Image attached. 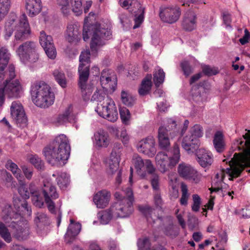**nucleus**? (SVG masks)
Segmentation results:
<instances>
[{
	"label": "nucleus",
	"mask_w": 250,
	"mask_h": 250,
	"mask_svg": "<svg viewBox=\"0 0 250 250\" xmlns=\"http://www.w3.org/2000/svg\"><path fill=\"white\" fill-rule=\"evenodd\" d=\"M202 127L199 125H195L190 129L188 133L183 138L181 146L188 154L193 153L196 151L197 161L203 167H210L213 162L212 153L204 148H197L200 146L199 138L203 136Z\"/></svg>",
	"instance_id": "f257e3e1"
},
{
	"label": "nucleus",
	"mask_w": 250,
	"mask_h": 250,
	"mask_svg": "<svg viewBox=\"0 0 250 250\" xmlns=\"http://www.w3.org/2000/svg\"><path fill=\"white\" fill-rule=\"evenodd\" d=\"M70 146L68 138L64 134L55 138L52 143L43 151L47 161L52 166H62L68 160L70 153Z\"/></svg>",
	"instance_id": "f03ea898"
},
{
	"label": "nucleus",
	"mask_w": 250,
	"mask_h": 250,
	"mask_svg": "<svg viewBox=\"0 0 250 250\" xmlns=\"http://www.w3.org/2000/svg\"><path fill=\"white\" fill-rule=\"evenodd\" d=\"M244 138L245 142H241L240 144L242 146H245V155H239L235 153L233 157L229 161V167L223 170L229 174L230 180L240 176L243 170V166L250 165V131L244 135Z\"/></svg>",
	"instance_id": "7ed1b4c3"
},
{
	"label": "nucleus",
	"mask_w": 250,
	"mask_h": 250,
	"mask_svg": "<svg viewBox=\"0 0 250 250\" xmlns=\"http://www.w3.org/2000/svg\"><path fill=\"white\" fill-rule=\"evenodd\" d=\"M88 17L84 19L83 37L84 41L89 39V35H92L90 48L92 51H97L99 47L105 44L104 41L110 38L111 33L110 29L102 28L98 24L89 25L87 24Z\"/></svg>",
	"instance_id": "20e7f679"
},
{
	"label": "nucleus",
	"mask_w": 250,
	"mask_h": 250,
	"mask_svg": "<svg viewBox=\"0 0 250 250\" xmlns=\"http://www.w3.org/2000/svg\"><path fill=\"white\" fill-rule=\"evenodd\" d=\"M33 102L38 107L47 108L54 102L55 95L50 86L42 82L34 83L31 88Z\"/></svg>",
	"instance_id": "39448f33"
},
{
	"label": "nucleus",
	"mask_w": 250,
	"mask_h": 250,
	"mask_svg": "<svg viewBox=\"0 0 250 250\" xmlns=\"http://www.w3.org/2000/svg\"><path fill=\"white\" fill-rule=\"evenodd\" d=\"M115 197L118 199V201L112 206V209L115 211V217L124 218L129 216L133 211L134 199L131 188H127L122 193L116 192Z\"/></svg>",
	"instance_id": "423d86ee"
},
{
	"label": "nucleus",
	"mask_w": 250,
	"mask_h": 250,
	"mask_svg": "<svg viewBox=\"0 0 250 250\" xmlns=\"http://www.w3.org/2000/svg\"><path fill=\"white\" fill-rule=\"evenodd\" d=\"M42 194L44 199V202L47 205L48 210L52 214L56 215L57 226H59L62 216V212L61 210L62 202L59 200L58 206H56L53 200L59 197V194L57 191L56 187L52 184L47 182L44 183L42 188Z\"/></svg>",
	"instance_id": "0eeeda50"
},
{
	"label": "nucleus",
	"mask_w": 250,
	"mask_h": 250,
	"mask_svg": "<svg viewBox=\"0 0 250 250\" xmlns=\"http://www.w3.org/2000/svg\"><path fill=\"white\" fill-rule=\"evenodd\" d=\"M180 158V149L178 145L175 143L172 148L171 154L167 152L159 151L155 156V163L158 169L162 173H165L172 168L179 162Z\"/></svg>",
	"instance_id": "6e6552de"
},
{
	"label": "nucleus",
	"mask_w": 250,
	"mask_h": 250,
	"mask_svg": "<svg viewBox=\"0 0 250 250\" xmlns=\"http://www.w3.org/2000/svg\"><path fill=\"white\" fill-rule=\"evenodd\" d=\"M16 53L24 64L36 62L39 59L37 44L33 41H26L21 44L16 50Z\"/></svg>",
	"instance_id": "1a4fd4ad"
},
{
	"label": "nucleus",
	"mask_w": 250,
	"mask_h": 250,
	"mask_svg": "<svg viewBox=\"0 0 250 250\" xmlns=\"http://www.w3.org/2000/svg\"><path fill=\"white\" fill-rule=\"evenodd\" d=\"M15 201L14 206L16 208V212L13 210L12 208L10 205H6L4 207L1 216L3 221L6 223L9 222L13 218H18L19 216L26 213L29 215L31 213V209L28 206L27 202L25 200Z\"/></svg>",
	"instance_id": "9d476101"
},
{
	"label": "nucleus",
	"mask_w": 250,
	"mask_h": 250,
	"mask_svg": "<svg viewBox=\"0 0 250 250\" xmlns=\"http://www.w3.org/2000/svg\"><path fill=\"white\" fill-rule=\"evenodd\" d=\"M96 111L100 116L109 121L114 122L118 119V111L115 103L108 97L103 104H98Z\"/></svg>",
	"instance_id": "9b49d317"
},
{
	"label": "nucleus",
	"mask_w": 250,
	"mask_h": 250,
	"mask_svg": "<svg viewBox=\"0 0 250 250\" xmlns=\"http://www.w3.org/2000/svg\"><path fill=\"white\" fill-rule=\"evenodd\" d=\"M159 15L163 22L173 24L179 19L181 10L177 6H161L159 8Z\"/></svg>",
	"instance_id": "f8f14e48"
},
{
	"label": "nucleus",
	"mask_w": 250,
	"mask_h": 250,
	"mask_svg": "<svg viewBox=\"0 0 250 250\" xmlns=\"http://www.w3.org/2000/svg\"><path fill=\"white\" fill-rule=\"evenodd\" d=\"M8 75L6 74L5 77L0 81V87H3V94L9 97H18L21 90V86L18 80L11 81Z\"/></svg>",
	"instance_id": "ddd939ff"
},
{
	"label": "nucleus",
	"mask_w": 250,
	"mask_h": 250,
	"mask_svg": "<svg viewBox=\"0 0 250 250\" xmlns=\"http://www.w3.org/2000/svg\"><path fill=\"white\" fill-rule=\"evenodd\" d=\"M10 57V53L6 47H1L0 48V81L5 77L6 73L7 74L8 73L10 79L14 78L16 76L15 66L13 64L9 65L8 70L4 71V69L9 62Z\"/></svg>",
	"instance_id": "4468645a"
},
{
	"label": "nucleus",
	"mask_w": 250,
	"mask_h": 250,
	"mask_svg": "<svg viewBox=\"0 0 250 250\" xmlns=\"http://www.w3.org/2000/svg\"><path fill=\"white\" fill-rule=\"evenodd\" d=\"M132 162L137 173L142 178H145L147 173H152L156 171L151 161L150 160L143 159L138 155H134Z\"/></svg>",
	"instance_id": "2eb2a0df"
},
{
	"label": "nucleus",
	"mask_w": 250,
	"mask_h": 250,
	"mask_svg": "<svg viewBox=\"0 0 250 250\" xmlns=\"http://www.w3.org/2000/svg\"><path fill=\"white\" fill-rule=\"evenodd\" d=\"M78 86L81 90L82 96L83 100L88 101L94 89V86L91 81H88L89 73H78Z\"/></svg>",
	"instance_id": "dca6fc26"
},
{
	"label": "nucleus",
	"mask_w": 250,
	"mask_h": 250,
	"mask_svg": "<svg viewBox=\"0 0 250 250\" xmlns=\"http://www.w3.org/2000/svg\"><path fill=\"white\" fill-rule=\"evenodd\" d=\"M39 41L48 58L54 59L57 53L52 37L46 35L44 31H42L40 32Z\"/></svg>",
	"instance_id": "f3484780"
},
{
	"label": "nucleus",
	"mask_w": 250,
	"mask_h": 250,
	"mask_svg": "<svg viewBox=\"0 0 250 250\" xmlns=\"http://www.w3.org/2000/svg\"><path fill=\"white\" fill-rule=\"evenodd\" d=\"M15 33L16 41H23L27 39L30 34V30L27 21V18L25 14H23L19 20V25L16 26Z\"/></svg>",
	"instance_id": "a211bd4d"
},
{
	"label": "nucleus",
	"mask_w": 250,
	"mask_h": 250,
	"mask_svg": "<svg viewBox=\"0 0 250 250\" xmlns=\"http://www.w3.org/2000/svg\"><path fill=\"white\" fill-rule=\"evenodd\" d=\"M155 145L154 139L152 137H148L139 142L137 145V148L139 152L149 157H152L156 152Z\"/></svg>",
	"instance_id": "6ab92c4d"
},
{
	"label": "nucleus",
	"mask_w": 250,
	"mask_h": 250,
	"mask_svg": "<svg viewBox=\"0 0 250 250\" xmlns=\"http://www.w3.org/2000/svg\"><path fill=\"white\" fill-rule=\"evenodd\" d=\"M100 82L102 88L106 90L110 89L114 91L116 85L117 78L112 71L104 69L101 73Z\"/></svg>",
	"instance_id": "aec40b11"
},
{
	"label": "nucleus",
	"mask_w": 250,
	"mask_h": 250,
	"mask_svg": "<svg viewBox=\"0 0 250 250\" xmlns=\"http://www.w3.org/2000/svg\"><path fill=\"white\" fill-rule=\"evenodd\" d=\"M11 115L17 124H26L27 118L23 106L20 102L15 101L12 103Z\"/></svg>",
	"instance_id": "412c9836"
},
{
	"label": "nucleus",
	"mask_w": 250,
	"mask_h": 250,
	"mask_svg": "<svg viewBox=\"0 0 250 250\" xmlns=\"http://www.w3.org/2000/svg\"><path fill=\"white\" fill-rule=\"evenodd\" d=\"M110 197V192L106 189H103L94 194L93 201L98 208H104L108 205Z\"/></svg>",
	"instance_id": "4be33fe9"
},
{
	"label": "nucleus",
	"mask_w": 250,
	"mask_h": 250,
	"mask_svg": "<svg viewBox=\"0 0 250 250\" xmlns=\"http://www.w3.org/2000/svg\"><path fill=\"white\" fill-rule=\"evenodd\" d=\"M171 132L166 127L160 126L158 130L159 147L163 150H168L170 146L169 135Z\"/></svg>",
	"instance_id": "5701e85b"
},
{
	"label": "nucleus",
	"mask_w": 250,
	"mask_h": 250,
	"mask_svg": "<svg viewBox=\"0 0 250 250\" xmlns=\"http://www.w3.org/2000/svg\"><path fill=\"white\" fill-rule=\"evenodd\" d=\"M183 28L188 31L194 30L196 26V15L193 11H188L183 16L182 22Z\"/></svg>",
	"instance_id": "b1692460"
},
{
	"label": "nucleus",
	"mask_w": 250,
	"mask_h": 250,
	"mask_svg": "<svg viewBox=\"0 0 250 250\" xmlns=\"http://www.w3.org/2000/svg\"><path fill=\"white\" fill-rule=\"evenodd\" d=\"M70 221V224L64 236L65 241L67 244H70L74 241L81 229V224L74 223L73 219H71Z\"/></svg>",
	"instance_id": "393cba45"
},
{
	"label": "nucleus",
	"mask_w": 250,
	"mask_h": 250,
	"mask_svg": "<svg viewBox=\"0 0 250 250\" xmlns=\"http://www.w3.org/2000/svg\"><path fill=\"white\" fill-rule=\"evenodd\" d=\"M90 53L88 49L81 52L79 57L78 73H89L90 64Z\"/></svg>",
	"instance_id": "a878e982"
},
{
	"label": "nucleus",
	"mask_w": 250,
	"mask_h": 250,
	"mask_svg": "<svg viewBox=\"0 0 250 250\" xmlns=\"http://www.w3.org/2000/svg\"><path fill=\"white\" fill-rule=\"evenodd\" d=\"M65 38L69 42H77L81 39L80 26L75 24H69L67 27Z\"/></svg>",
	"instance_id": "bb28decb"
},
{
	"label": "nucleus",
	"mask_w": 250,
	"mask_h": 250,
	"mask_svg": "<svg viewBox=\"0 0 250 250\" xmlns=\"http://www.w3.org/2000/svg\"><path fill=\"white\" fill-rule=\"evenodd\" d=\"M94 143L97 147H106L109 144L110 139L108 133L104 130H99L94 135Z\"/></svg>",
	"instance_id": "cd10ccee"
},
{
	"label": "nucleus",
	"mask_w": 250,
	"mask_h": 250,
	"mask_svg": "<svg viewBox=\"0 0 250 250\" xmlns=\"http://www.w3.org/2000/svg\"><path fill=\"white\" fill-rule=\"evenodd\" d=\"M27 14L30 17L38 15L42 10V0H24Z\"/></svg>",
	"instance_id": "c85d7f7f"
},
{
	"label": "nucleus",
	"mask_w": 250,
	"mask_h": 250,
	"mask_svg": "<svg viewBox=\"0 0 250 250\" xmlns=\"http://www.w3.org/2000/svg\"><path fill=\"white\" fill-rule=\"evenodd\" d=\"M120 161L119 152H117L115 149H113L106 163L107 172L109 173L113 174L119 169Z\"/></svg>",
	"instance_id": "c756f323"
},
{
	"label": "nucleus",
	"mask_w": 250,
	"mask_h": 250,
	"mask_svg": "<svg viewBox=\"0 0 250 250\" xmlns=\"http://www.w3.org/2000/svg\"><path fill=\"white\" fill-rule=\"evenodd\" d=\"M14 227L16 230L14 233L15 237L19 240H23L27 239L29 234V228L27 225L16 224Z\"/></svg>",
	"instance_id": "7c9ffc66"
},
{
	"label": "nucleus",
	"mask_w": 250,
	"mask_h": 250,
	"mask_svg": "<svg viewBox=\"0 0 250 250\" xmlns=\"http://www.w3.org/2000/svg\"><path fill=\"white\" fill-rule=\"evenodd\" d=\"M139 210L146 216L147 221L149 223H154L155 221L159 219V217L155 213V209L149 206H140Z\"/></svg>",
	"instance_id": "2f4dec72"
},
{
	"label": "nucleus",
	"mask_w": 250,
	"mask_h": 250,
	"mask_svg": "<svg viewBox=\"0 0 250 250\" xmlns=\"http://www.w3.org/2000/svg\"><path fill=\"white\" fill-rule=\"evenodd\" d=\"M152 76L148 74L142 81L140 87L138 90L140 95L145 96L150 91L152 86Z\"/></svg>",
	"instance_id": "473e14b6"
},
{
	"label": "nucleus",
	"mask_w": 250,
	"mask_h": 250,
	"mask_svg": "<svg viewBox=\"0 0 250 250\" xmlns=\"http://www.w3.org/2000/svg\"><path fill=\"white\" fill-rule=\"evenodd\" d=\"M134 4L136 5L138 8L137 13L135 15V24L133 26V29H136L140 27L144 21L145 8L142 6L141 3L137 1H135Z\"/></svg>",
	"instance_id": "72a5a7b5"
},
{
	"label": "nucleus",
	"mask_w": 250,
	"mask_h": 250,
	"mask_svg": "<svg viewBox=\"0 0 250 250\" xmlns=\"http://www.w3.org/2000/svg\"><path fill=\"white\" fill-rule=\"evenodd\" d=\"M34 221L37 228L42 229L49 224V218L46 213L38 212L35 213Z\"/></svg>",
	"instance_id": "f704fd0d"
},
{
	"label": "nucleus",
	"mask_w": 250,
	"mask_h": 250,
	"mask_svg": "<svg viewBox=\"0 0 250 250\" xmlns=\"http://www.w3.org/2000/svg\"><path fill=\"white\" fill-rule=\"evenodd\" d=\"M113 216H115V211L112 209V206L109 209L102 210L98 213V218L102 224H107Z\"/></svg>",
	"instance_id": "c9c22d12"
},
{
	"label": "nucleus",
	"mask_w": 250,
	"mask_h": 250,
	"mask_svg": "<svg viewBox=\"0 0 250 250\" xmlns=\"http://www.w3.org/2000/svg\"><path fill=\"white\" fill-rule=\"evenodd\" d=\"M194 169V168L190 165L182 163L178 166V172L181 177L187 180Z\"/></svg>",
	"instance_id": "e433bc0d"
},
{
	"label": "nucleus",
	"mask_w": 250,
	"mask_h": 250,
	"mask_svg": "<svg viewBox=\"0 0 250 250\" xmlns=\"http://www.w3.org/2000/svg\"><path fill=\"white\" fill-rule=\"evenodd\" d=\"M213 145L216 151L222 152L225 149V143L222 132L217 131L214 135Z\"/></svg>",
	"instance_id": "4c0bfd02"
},
{
	"label": "nucleus",
	"mask_w": 250,
	"mask_h": 250,
	"mask_svg": "<svg viewBox=\"0 0 250 250\" xmlns=\"http://www.w3.org/2000/svg\"><path fill=\"white\" fill-rule=\"evenodd\" d=\"M20 184V187L19 188V193L20 194L24 199H28L30 197V194L32 193L31 192V191H35L33 188L32 187L34 186V184L33 183H31L29 185V188L30 191H29L27 188H26V185L25 184V182L21 180V181H18Z\"/></svg>",
	"instance_id": "58836bf2"
},
{
	"label": "nucleus",
	"mask_w": 250,
	"mask_h": 250,
	"mask_svg": "<svg viewBox=\"0 0 250 250\" xmlns=\"http://www.w3.org/2000/svg\"><path fill=\"white\" fill-rule=\"evenodd\" d=\"M106 90L104 88L97 89L91 97V101L93 102H97L99 104H102L101 103L105 102L107 96L106 95Z\"/></svg>",
	"instance_id": "ea45409f"
},
{
	"label": "nucleus",
	"mask_w": 250,
	"mask_h": 250,
	"mask_svg": "<svg viewBox=\"0 0 250 250\" xmlns=\"http://www.w3.org/2000/svg\"><path fill=\"white\" fill-rule=\"evenodd\" d=\"M16 18V16L13 14L12 15H11L10 18L6 22L5 25V36L6 38H9L12 35Z\"/></svg>",
	"instance_id": "a19ab883"
},
{
	"label": "nucleus",
	"mask_w": 250,
	"mask_h": 250,
	"mask_svg": "<svg viewBox=\"0 0 250 250\" xmlns=\"http://www.w3.org/2000/svg\"><path fill=\"white\" fill-rule=\"evenodd\" d=\"M139 250H167L165 248L160 246L155 249H151L150 243L148 238L139 239L138 241Z\"/></svg>",
	"instance_id": "79ce46f5"
},
{
	"label": "nucleus",
	"mask_w": 250,
	"mask_h": 250,
	"mask_svg": "<svg viewBox=\"0 0 250 250\" xmlns=\"http://www.w3.org/2000/svg\"><path fill=\"white\" fill-rule=\"evenodd\" d=\"M74 119V116L71 114L70 107H68L64 113L60 115L56 119V122L59 124H62L67 122H70Z\"/></svg>",
	"instance_id": "37998d69"
},
{
	"label": "nucleus",
	"mask_w": 250,
	"mask_h": 250,
	"mask_svg": "<svg viewBox=\"0 0 250 250\" xmlns=\"http://www.w3.org/2000/svg\"><path fill=\"white\" fill-rule=\"evenodd\" d=\"M56 180L57 184L61 189H65L70 183L69 176L65 173H61Z\"/></svg>",
	"instance_id": "c03bdc74"
},
{
	"label": "nucleus",
	"mask_w": 250,
	"mask_h": 250,
	"mask_svg": "<svg viewBox=\"0 0 250 250\" xmlns=\"http://www.w3.org/2000/svg\"><path fill=\"white\" fill-rule=\"evenodd\" d=\"M6 167L12 172L18 181H21L22 179L21 170L16 164L11 160L8 161L6 164Z\"/></svg>",
	"instance_id": "a18cd8bd"
},
{
	"label": "nucleus",
	"mask_w": 250,
	"mask_h": 250,
	"mask_svg": "<svg viewBox=\"0 0 250 250\" xmlns=\"http://www.w3.org/2000/svg\"><path fill=\"white\" fill-rule=\"evenodd\" d=\"M165 78V73L163 70L159 68L158 71H156L153 73V81L156 87H159L162 84Z\"/></svg>",
	"instance_id": "49530a36"
},
{
	"label": "nucleus",
	"mask_w": 250,
	"mask_h": 250,
	"mask_svg": "<svg viewBox=\"0 0 250 250\" xmlns=\"http://www.w3.org/2000/svg\"><path fill=\"white\" fill-rule=\"evenodd\" d=\"M121 100L123 103L128 106H132L135 101L134 97L124 90L121 92Z\"/></svg>",
	"instance_id": "de8ad7c7"
},
{
	"label": "nucleus",
	"mask_w": 250,
	"mask_h": 250,
	"mask_svg": "<svg viewBox=\"0 0 250 250\" xmlns=\"http://www.w3.org/2000/svg\"><path fill=\"white\" fill-rule=\"evenodd\" d=\"M53 75L60 86L63 88L66 86V80L64 73L55 70L53 72Z\"/></svg>",
	"instance_id": "09e8293b"
},
{
	"label": "nucleus",
	"mask_w": 250,
	"mask_h": 250,
	"mask_svg": "<svg viewBox=\"0 0 250 250\" xmlns=\"http://www.w3.org/2000/svg\"><path fill=\"white\" fill-rule=\"evenodd\" d=\"M0 235L7 243L11 242L12 237L11 234L7 227L2 222H0Z\"/></svg>",
	"instance_id": "8fccbe9b"
},
{
	"label": "nucleus",
	"mask_w": 250,
	"mask_h": 250,
	"mask_svg": "<svg viewBox=\"0 0 250 250\" xmlns=\"http://www.w3.org/2000/svg\"><path fill=\"white\" fill-rule=\"evenodd\" d=\"M72 11L78 16L82 13V0H70Z\"/></svg>",
	"instance_id": "3c124183"
},
{
	"label": "nucleus",
	"mask_w": 250,
	"mask_h": 250,
	"mask_svg": "<svg viewBox=\"0 0 250 250\" xmlns=\"http://www.w3.org/2000/svg\"><path fill=\"white\" fill-rule=\"evenodd\" d=\"M10 7V0H0V17L3 19L8 13Z\"/></svg>",
	"instance_id": "603ef678"
},
{
	"label": "nucleus",
	"mask_w": 250,
	"mask_h": 250,
	"mask_svg": "<svg viewBox=\"0 0 250 250\" xmlns=\"http://www.w3.org/2000/svg\"><path fill=\"white\" fill-rule=\"evenodd\" d=\"M181 188L182 196L180 199V204L182 205L186 206L188 204V200L189 197L188 187L185 184L182 183Z\"/></svg>",
	"instance_id": "864d4df0"
},
{
	"label": "nucleus",
	"mask_w": 250,
	"mask_h": 250,
	"mask_svg": "<svg viewBox=\"0 0 250 250\" xmlns=\"http://www.w3.org/2000/svg\"><path fill=\"white\" fill-rule=\"evenodd\" d=\"M148 173L150 175V182L153 189L158 191L159 189V177L158 175L155 173V171Z\"/></svg>",
	"instance_id": "5fc2aeb1"
},
{
	"label": "nucleus",
	"mask_w": 250,
	"mask_h": 250,
	"mask_svg": "<svg viewBox=\"0 0 250 250\" xmlns=\"http://www.w3.org/2000/svg\"><path fill=\"white\" fill-rule=\"evenodd\" d=\"M120 114L122 122L125 125H128L130 119L129 110L125 107H122L120 110Z\"/></svg>",
	"instance_id": "6e6d98bb"
},
{
	"label": "nucleus",
	"mask_w": 250,
	"mask_h": 250,
	"mask_svg": "<svg viewBox=\"0 0 250 250\" xmlns=\"http://www.w3.org/2000/svg\"><path fill=\"white\" fill-rule=\"evenodd\" d=\"M202 178V175L194 169L187 180H188L192 183L197 184L201 182Z\"/></svg>",
	"instance_id": "4d7b16f0"
},
{
	"label": "nucleus",
	"mask_w": 250,
	"mask_h": 250,
	"mask_svg": "<svg viewBox=\"0 0 250 250\" xmlns=\"http://www.w3.org/2000/svg\"><path fill=\"white\" fill-rule=\"evenodd\" d=\"M32 200L33 204L37 207L42 208L44 205V202L40 195L36 191H32Z\"/></svg>",
	"instance_id": "13d9d810"
},
{
	"label": "nucleus",
	"mask_w": 250,
	"mask_h": 250,
	"mask_svg": "<svg viewBox=\"0 0 250 250\" xmlns=\"http://www.w3.org/2000/svg\"><path fill=\"white\" fill-rule=\"evenodd\" d=\"M165 233L171 237H175L179 234L178 229L173 225H169L165 229Z\"/></svg>",
	"instance_id": "bf43d9fd"
},
{
	"label": "nucleus",
	"mask_w": 250,
	"mask_h": 250,
	"mask_svg": "<svg viewBox=\"0 0 250 250\" xmlns=\"http://www.w3.org/2000/svg\"><path fill=\"white\" fill-rule=\"evenodd\" d=\"M30 162L38 169H42L43 167V163L40 158L35 155L30 158Z\"/></svg>",
	"instance_id": "052dcab7"
},
{
	"label": "nucleus",
	"mask_w": 250,
	"mask_h": 250,
	"mask_svg": "<svg viewBox=\"0 0 250 250\" xmlns=\"http://www.w3.org/2000/svg\"><path fill=\"white\" fill-rule=\"evenodd\" d=\"M193 205L192 206V209L193 211L197 212L200 208L201 204V198L197 194H193L192 195Z\"/></svg>",
	"instance_id": "680f3d73"
},
{
	"label": "nucleus",
	"mask_w": 250,
	"mask_h": 250,
	"mask_svg": "<svg viewBox=\"0 0 250 250\" xmlns=\"http://www.w3.org/2000/svg\"><path fill=\"white\" fill-rule=\"evenodd\" d=\"M181 66L184 72V74L186 76H189L192 73L193 70L189 63L187 61H184L181 62Z\"/></svg>",
	"instance_id": "e2e57ef3"
},
{
	"label": "nucleus",
	"mask_w": 250,
	"mask_h": 250,
	"mask_svg": "<svg viewBox=\"0 0 250 250\" xmlns=\"http://www.w3.org/2000/svg\"><path fill=\"white\" fill-rule=\"evenodd\" d=\"M13 177L11 174L6 170L0 172V181L10 183L12 181Z\"/></svg>",
	"instance_id": "0e129e2a"
},
{
	"label": "nucleus",
	"mask_w": 250,
	"mask_h": 250,
	"mask_svg": "<svg viewBox=\"0 0 250 250\" xmlns=\"http://www.w3.org/2000/svg\"><path fill=\"white\" fill-rule=\"evenodd\" d=\"M59 2L62 5L61 8L62 13L64 16H67L70 12L68 0H60Z\"/></svg>",
	"instance_id": "69168bd1"
},
{
	"label": "nucleus",
	"mask_w": 250,
	"mask_h": 250,
	"mask_svg": "<svg viewBox=\"0 0 250 250\" xmlns=\"http://www.w3.org/2000/svg\"><path fill=\"white\" fill-rule=\"evenodd\" d=\"M203 72L207 76L216 75L218 73L217 70L214 68H212L208 65H205L202 68Z\"/></svg>",
	"instance_id": "338daca9"
},
{
	"label": "nucleus",
	"mask_w": 250,
	"mask_h": 250,
	"mask_svg": "<svg viewBox=\"0 0 250 250\" xmlns=\"http://www.w3.org/2000/svg\"><path fill=\"white\" fill-rule=\"evenodd\" d=\"M22 170L26 178L28 180H30L33 176L32 170L26 166L22 167Z\"/></svg>",
	"instance_id": "774afa93"
}]
</instances>
